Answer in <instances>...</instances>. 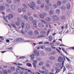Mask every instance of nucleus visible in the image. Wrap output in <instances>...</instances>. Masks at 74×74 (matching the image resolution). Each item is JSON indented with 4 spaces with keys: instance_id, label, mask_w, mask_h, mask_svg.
<instances>
[{
    "instance_id": "680f3d73",
    "label": "nucleus",
    "mask_w": 74,
    "mask_h": 74,
    "mask_svg": "<svg viewBox=\"0 0 74 74\" xmlns=\"http://www.w3.org/2000/svg\"><path fill=\"white\" fill-rule=\"evenodd\" d=\"M6 11L7 12H10V9H7L6 10Z\"/></svg>"
},
{
    "instance_id": "0e129e2a",
    "label": "nucleus",
    "mask_w": 74,
    "mask_h": 74,
    "mask_svg": "<svg viewBox=\"0 0 74 74\" xmlns=\"http://www.w3.org/2000/svg\"><path fill=\"white\" fill-rule=\"evenodd\" d=\"M32 23H36V21L35 20L33 21Z\"/></svg>"
},
{
    "instance_id": "5fc2aeb1",
    "label": "nucleus",
    "mask_w": 74,
    "mask_h": 74,
    "mask_svg": "<svg viewBox=\"0 0 74 74\" xmlns=\"http://www.w3.org/2000/svg\"><path fill=\"white\" fill-rule=\"evenodd\" d=\"M5 5L7 7H9V5L7 3L5 4Z\"/></svg>"
},
{
    "instance_id": "20e7f679",
    "label": "nucleus",
    "mask_w": 74,
    "mask_h": 74,
    "mask_svg": "<svg viewBox=\"0 0 74 74\" xmlns=\"http://www.w3.org/2000/svg\"><path fill=\"white\" fill-rule=\"evenodd\" d=\"M23 40H24V39H22L21 38H18L16 39V41H17V42H20V41Z\"/></svg>"
},
{
    "instance_id": "ddd939ff",
    "label": "nucleus",
    "mask_w": 74,
    "mask_h": 74,
    "mask_svg": "<svg viewBox=\"0 0 74 74\" xmlns=\"http://www.w3.org/2000/svg\"><path fill=\"white\" fill-rule=\"evenodd\" d=\"M45 20H46L47 21H51V19L49 17H46L45 18Z\"/></svg>"
},
{
    "instance_id": "052dcab7",
    "label": "nucleus",
    "mask_w": 74,
    "mask_h": 74,
    "mask_svg": "<svg viewBox=\"0 0 74 74\" xmlns=\"http://www.w3.org/2000/svg\"><path fill=\"white\" fill-rule=\"evenodd\" d=\"M41 21H42V22H43V23H46V22L45 21L43 20H41Z\"/></svg>"
},
{
    "instance_id": "72a5a7b5",
    "label": "nucleus",
    "mask_w": 74,
    "mask_h": 74,
    "mask_svg": "<svg viewBox=\"0 0 74 74\" xmlns=\"http://www.w3.org/2000/svg\"><path fill=\"white\" fill-rule=\"evenodd\" d=\"M24 19H26V20H27V19H28V17H27V16L26 15H25L24 16Z\"/></svg>"
},
{
    "instance_id": "8fccbe9b",
    "label": "nucleus",
    "mask_w": 74,
    "mask_h": 74,
    "mask_svg": "<svg viewBox=\"0 0 74 74\" xmlns=\"http://www.w3.org/2000/svg\"><path fill=\"white\" fill-rule=\"evenodd\" d=\"M45 8L46 9V10H48V9H49V7H48V6H47V5H46L45 7Z\"/></svg>"
},
{
    "instance_id": "338daca9",
    "label": "nucleus",
    "mask_w": 74,
    "mask_h": 74,
    "mask_svg": "<svg viewBox=\"0 0 74 74\" xmlns=\"http://www.w3.org/2000/svg\"><path fill=\"white\" fill-rule=\"evenodd\" d=\"M70 49H73V50H74V47H70Z\"/></svg>"
},
{
    "instance_id": "f257e3e1",
    "label": "nucleus",
    "mask_w": 74,
    "mask_h": 74,
    "mask_svg": "<svg viewBox=\"0 0 74 74\" xmlns=\"http://www.w3.org/2000/svg\"><path fill=\"white\" fill-rule=\"evenodd\" d=\"M32 6H30V5H29L30 7H31V8H32V10H34V9L33 8H34L35 7V3H34L33 2H32L30 4Z\"/></svg>"
},
{
    "instance_id": "58836bf2",
    "label": "nucleus",
    "mask_w": 74,
    "mask_h": 74,
    "mask_svg": "<svg viewBox=\"0 0 74 74\" xmlns=\"http://www.w3.org/2000/svg\"><path fill=\"white\" fill-rule=\"evenodd\" d=\"M11 69L13 71H14V70H15V68L14 67L12 66L11 67Z\"/></svg>"
},
{
    "instance_id": "dca6fc26",
    "label": "nucleus",
    "mask_w": 74,
    "mask_h": 74,
    "mask_svg": "<svg viewBox=\"0 0 74 74\" xmlns=\"http://www.w3.org/2000/svg\"><path fill=\"white\" fill-rule=\"evenodd\" d=\"M52 40V36H50L49 37V41H51Z\"/></svg>"
},
{
    "instance_id": "7c9ffc66",
    "label": "nucleus",
    "mask_w": 74,
    "mask_h": 74,
    "mask_svg": "<svg viewBox=\"0 0 74 74\" xmlns=\"http://www.w3.org/2000/svg\"><path fill=\"white\" fill-rule=\"evenodd\" d=\"M57 4L58 5H60L61 4V2L60 1H58L57 2Z\"/></svg>"
},
{
    "instance_id": "e433bc0d",
    "label": "nucleus",
    "mask_w": 74,
    "mask_h": 74,
    "mask_svg": "<svg viewBox=\"0 0 74 74\" xmlns=\"http://www.w3.org/2000/svg\"><path fill=\"white\" fill-rule=\"evenodd\" d=\"M22 10L24 12H26V9L25 8H23Z\"/></svg>"
},
{
    "instance_id": "864d4df0",
    "label": "nucleus",
    "mask_w": 74,
    "mask_h": 74,
    "mask_svg": "<svg viewBox=\"0 0 74 74\" xmlns=\"http://www.w3.org/2000/svg\"><path fill=\"white\" fill-rule=\"evenodd\" d=\"M44 37V36H38L37 38H40V37Z\"/></svg>"
},
{
    "instance_id": "7ed1b4c3",
    "label": "nucleus",
    "mask_w": 74,
    "mask_h": 74,
    "mask_svg": "<svg viewBox=\"0 0 74 74\" xmlns=\"http://www.w3.org/2000/svg\"><path fill=\"white\" fill-rule=\"evenodd\" d=\"M6 17H8L9 20H10V19H12L14 17V16L11 14H9L8 16H7Z\"/></svg>"
},
{
    "instance_id": "6e6552de",
    "label": "nucleus",
    "mask_w": 74,
    "mask_h": 74,
    "mask_svg": "<svg viewBox=\"0 0 74 74\" xmlns=\"http://www.w3.org/2000/svg\"><path fill=\"white\" fill-rule=\"evenodd\" d=\"M5 9V7L4 6H0V11H3Z\"/></svg>"
},
{
    "instance_id": "aec40b11",
    "label": "nucleus",
    "mask_w": 74,
    "mask_h": 74,
    "mask_svg": "<svg viewBox=\"0 0 74 74\" xmlns=\"http://www.w3.org/2000/svg\"><path fill=\"white\" fill-rule=\"evenodd\" d=\"M49 59H51V60H55V58L53 56H51L49 58Z\"/></svg>"
},
{
    "instance_id": "39448f33",
    "label": "nucleus",
    "mask_w": 74,
    "mask_h": 74,
    "mask_svg": "<svg viewBox=\"0 0 74 74\" xmlns=\"http://www.w3.org/2000/svg\"><path fill=\"white\" fill-rule=\"evenodd\" d=\"M25 28L26 29H30V25L29 24H26L25 25Z\"/></svg>"
},
{
    "instance_id": "f8f14e48",
    "label": "nucleus",
    "mask_w": 74,
    "mask_h": 74,
    "mask_svg": "<svg viewBox=\"0 0 74 74\" xmlns=\"http://www.w3.org/2000/svg\"><path fill=\"white\" fill-rule=\"evenodd\" d=\"M71 7V5H70V3H68L66 5V7L67 9L69 10L70 8V7Z\"/></svg>"
},
{
    "instance_id": "de8ad7c7",
    "label": "nucleus",
    "mask_w": 74,
    "mask_h": 74,
    "mask_svg": "<svg viewBox=\"0 0 74 74\" xmlns=\"http://www.w3.org/2000/svg\"><path fill=\"white\" fill-rule=\"evenodd\" d=\"M62 9L63 10H65L66 9V8L64 6H62L61 7Z\"/></svg>"
},
{
    "instance_id": "a878e982",
    "label": "nucleus",
    "mask_w": 74,
    "mask_h": 74,
    "mask_svg": "<svg viewBox=\"0 0 74 74\" xmlns=\"http://www.w3.org/2000/svg\"><path fill=\"white\" fill-rule=\"evenodd\" d=\"M40 16L41 18H42V19L44 18V15L42 14H40Z\"/></svg>"
},
{
    "instance_id": "a211bd4d",
    "label": "nucleus",
    "mask_w": 74,
    "mask_h": 74,
    "mask_svg": "<svg viewBox=\"0 0 74 74\" xmlns=\"http://www.w3.org/2000/svg\"><path fill=\"white\" fill-rule=\"evenodd\" d=\"M35 55V54H32L30 55V56L32 58V59H33L34 58V56Z\"/></svg>"
},
{
    "instance_id": "4be33fe9",
    "label": "nucleus",
    "mask_w": 74,
    "mask_h": 74,
    "mask_svg": "<svg viewBox=\"0 0 74 74\" xmlns=\"http://www.w3.org/2000/svg\"><path fill=\"white\" fill-rule=\"evenodd\" d=\"M3 72L4 74H7V71L6 70H3Z\"/></svg>"
},
{
    "instance_id": "393cba45",
    "label": "nucleus",
    "mask_w": 74,
    "mask_h": 74,
    "mask_svg": "<svg viewBox=\"0 0 74 74\" xmlns=\"http://www.w3.org/2000/svg\"><path fill=\"white\" fill-rule=\"evenodd\" d=\"M11 25L13 26V27H14L15 28H16V25H15V24L14 23H12L11 24Z\"/></svg>"
},
{
    "instance_id": "cd10ccee",
    "label": "nucleus",
    "mask_w": 74,
    "mask_h": 74,
    "mask_svg": "<svg viewBox=\"0 0 74 74\" xmlns=\"http://www.w3.org/2000/svg\"><path fill=\"white\" fill-rule=\"evenodd\" d=\"M21 26L22 27V29L24 27V26H25V23H21Z\"/></svg>"
},
{
    "instance_id": "a18cd8bd",
    "label": "nucleus",
    "mask_w": 74,
    "mask_h": 74,
    "mask_svg": "<svg viewBox=\"0 0 74 74\" xmlns=\"http://www.w3.org/2000/svg\"><path fill=\"white\" fill-rule=\"evenodd\" d=\"M35 34H38V31H37V30H36V31H35Z\"/></svg>"
},
{
    "instance_id": "5701e85b",
    "label": "nucleus",
    "mask_w": 74,
    "mask_h": 74,
    "mask_svg": "<svg viewBox=\"0 0 74 74\" xmlns=\"http://www.w3.org/2000/svg\"><path fill=\"white\" fill-rule=\"evenodd\" d=\"M6 2L8 3H9V4H10V3H12L11 0H7Z\"/></svg>"
},
{
    "instance_id": "774afa93",
    "label": "nucleus",
    "mask_w": 74,
    "mask_h": 74,
    "mask_svg": "<svg viewBox=\"0 0 74 74\" xmlns=\"http://www.w3.org/2000/svg\"><path fill=\"white\" fill-rule=\"evenodd\" d=\"M0 38L1 40H4V38L2 36H0Z\"/></svg>"
},
{
    "instance_id": "c03bdc74",
    "label": "nucleus",
    "mask_w": 74,
    "mask_h": 74,
    "mask_svg": "<svg viewBox=\"0 0 74 74\" xmlns=\"http://www.w3.org/2000/svg\"><path fill=\"white\" fill-rule=\"evenodd\" d=\"M45 1L47 3H49V0H45Z\"/></svg>"
},
{
    "instance_id": "c85d7f7f",
    "label": "nucleus",
    "mask_w": 74,
    "mask_h": 74,
    "mask_svg": "<svg viewBox=\"0 0 74 74\" xmlns=\"http://www.w3.org/2000/svg\"><path fill=\"white\" fill-rule=\"evenodd\" d=\"M53 13V11L52 10H50L49 12V14H52Z\"/></svg>"
},
{
    "instance_id": "9d476101",
    "label": "nucleus",
    "mask_w": 74,
    "mask_h": 74,
    "mask_svg": "<svg viewBox=\"0 0 74 74\" xmlns=\"http://www.w3.org/2000/svg\"><path fill=\"white\" fill-rule=\"evenodd\" d=\"M28 34L29 35L32 36L33 35V32L32 31L30 30L28 31Z\"/></svg>"
},
{
    "instance_id": "49530a36",
    "label": "nucleus",
    "mask_w": 74,
    "mask_h": 74,
    "mask_svg": "<svg viewBox=\"0 0 74 74\" xmlns=\"http://www.w3.org/2000/svg\"><path fill=\"white\" fill-rule=\"evenodd\" d=\"M50 31H51V29H49V30H48L47 31V35H48L49 34V32H50Z\"/></svg>"
},
{
    "instance_id": "09e8293b",
    "label": "nucleus",
    "mask_w": 74,
    "mask_h": 74,
    "mask_svg": "<svg viewBox=\"0 0 74 74\" xmlns=\"http://www.w3.org/2000/svg\"><path fill=\"white\" fill-rule=\"evenodd\" d=\"M43 7H44V3H43L42 4L41 6V8H43Z\"/></svg>"
},
{
    "instance_id": "473e14b6",
    "label": "nucleus",
    "mask_w": 74,
    "mask_h": 74,
    "mask_svg": "<svg viewBox=\"0 0 74 74\" xmlns=\"http://www.w3.org/2000/svg\"><path fill=\"white\" fill-rule=\"evenodd\" d=\"M20 24V23H19V22H16V25L17 26H19Z\"/></svg>"
},
{
    "instance_id": "bf43d9fd",
    "label": "nucleus",
    "mask_w": 74,
    "mask_h": 74,
    "mask_svg": "<svg viewBox=\"0 0 74 74\" xmlns=\"http://www.w3.org/2000/svg\"><path fill=\"white\" fill-rule=\"evenodd\" d=\"M53 7L55 8H57V5L54 4L53 5Z\"/></svg>"
},
{
    "instance_id": "c756f323",
    "label": "nucleus",
    "mask_w": 74,
    "mask_h": 74,
    "mask_svg": "<svg viewBox=\"0 0 74 74\" xmlns=\"http://www.w3.org/2000/svg\"><path fill=\"white\" fill-rule=\"evenodd\" d=\"M39 72H40L41 73H42L43 74H45V71H41V70H39Z\"/></svg>"
},
{
    "instance_id": "f03ea898",
    "label": "nucleus",
    "mask_w": 74,
    "mask_h": 74,
    "mask_svg": "<svg viewBox=\"0 0 74 74\" xmlns=\"http://www.w3.org/2000/svg\"><path fill=\"white\" fill-rule=\"evenodd\" d=\"M34 53H35L36 56H39L40 54L39 53V52L37 51V49H35L34 51Z\"/></svg>"
},
{
    "instance_id": "69168bd1",
    "label": "nucleus",
    "mask_w": 74,
    "mask_h": 74,
    "mask_svg": "<svg viewBox=\"0 0 74 74\" xmlns=\"http://www.w3.org/2000/svg\"><path fill=\"white\" fill-rule=\"evenodd\" d=\"M17 20L18 22H19L20 21V20H21V18H18Z\"/></svg>"
},
{
    "instance_id": "412c9836",
    "label": "nucleus",
    "mask_w": 74,
    "mask_h": 74,
    "mask_svg": "<svg viewBox=\"0 0 74 74\" xmlns=\"http://www.w3.org/2000/svg\"><path fill=\"white\" fill-rule=\"evenodd\" d=\"M21 71V70L19 69H16V72L18 73H20Z\"/></svg>"
},
{
    "instance_id": "9b49d317",
    "label": "nucleus",
    "mask_w": 74,
    "mask_h": 74,
    "mask_svg": "<svg viewBox=\"0 0 74 74\" xmlns=\"http://www.w3.org/2000/svg\"><path fill=\"white\" fill-rule=\"evenodd\" d=\"M38 26H39V27H43L44 26V25L42 23H39L38 24Z\"/></svg>"
},
{
    "instance_id": "37998d69",
    "label": "nucleus",
    "mask_w": 74,
    "mask_h": 74,
    "mask_svg": "<svg viewBox=\"0 0 74 74\" xmlns=\"http://www.w3.org/2000/svg\"><path fill=\"white\" fill-rule=\"evenodd\" d=\"M29 19L30 21H32V20H33V18L32 17H29Z\"/></svg>"
},
{
    "instance_id": "4468645a",
    "label": "nucleus",
    "mask_w": 74,
    "mask_h": 74,
    "mask_svg": "<svg viewBox=\"0 0 74 74\" xmlns=\"http://www.w3.org/2000/svg\"><path fill=\"white\" fill-rule=\"evenodd\" d=\"M11 8L12 10H14L15 9V6L14 5H12L11 6Z\"/></svg>"
},
{
    "instance_id": "0eeeda50",
    "label": "nucleus",
    "mask_w": 74,
    "mask_h": 74,
    "mask_svg": "<svg viewBox=\"0 0 74 74\" xmlns=\"http://www.w3.org/2000/svg\"><path fill=\"white\" fill-rule=\"evenodd\" d=\"M63 59V57H62L60 56L58 58V60L59 62H62Z\"/></svg>"
},
{
    "instance_id": "b1692460",
    "label": "nucleus",
    "mask_w": 74,
    "mask_h": 74,
    "mask_svg": "<svg viewBox=\"0 0 74 74\" xmlns=\"http://www.w3.org/2000/svg\"><path fill=\"white\" fill-rule=\"evenodd\" d=\"M37 3L38 4H41V2L40 1L38 0L37 1Z\"/></svg>"
},
{
    "instance_id": "bb28decb",
    "label": "nucleus",
    "mask_w": 74,
    "mask_h": 74,
    "mask_svg": "<svg viewBox=\"0 0 74 74\" xmlns=\"http://www.w3.org/2000/svg\"><path fill=\"white\" fill-rule=\"evenodd\" d=\"M43 63H43V62H39V66H42V65L43 64Z\"/></svg>"
},
{
    "instance_id": "e2e57ef3",
    "label": "nucleus",
    "mask_w": 74,
    "mask_h": 74,
    "mask_svg": "<svg viewBox=\"0 0 74 74\" xmlns=\"http://www.w3.org/2000/svg\"><path fill=\"white\" fill-rule=\"evenodd\" d=\"M45 44H49V42H45Z\"/></svg>"
},
{
    "instance_id": "2f4dec72",
    "label": "nucleus",
    "mask_w": 74,
    "mask_h": 74,
    "mask_svg": "<svg viewBox=\"0 0 74 74\" xmlns=\"http://www.w3.org/2000/svg\"><path fill=\"white\" fill-rule=\"evenodd\" d=\"M56 12L57 14H59L60 13V10L59 9H57L56 10Z\"/></svg>"
},
{
    "instance_id": "1a4fd4ad",
    "label": "nucleus",
    "mask_w": 74,
    "mask_h": 74,
    "mask_svg": "<svg viewBox=\"0 0 74 74\" xmlns=\"http://www.w3.org/2000/svg\"><path fill=\"white\" fill-rule=\"evenodd\" d=\"M37 63V61L35 60L33 63V66L34 68H36V64Z\"/></svg>"
},
{
    "instance_id": "4c0bfd02",
    "label": "nucleus",
    "mask_w": 74,
    "mask_h": 74,
    "mask_svg": "<svg viewBox=\"0 0 74 74\" xmlns=\"http://www.w3.org/2000/svg\"><path fill=\"white\" fill-rule=\"evenodd\" d=\"M18 12H19V13H21V12H22V10H21V9L20 8L18 9Z\"/></svg>"
},
{
    "instance_id": "603ef678",
    "label": "nucleus",
    "mask_w": 74,
    "mask_h": 74,
    "mask_svg": "<svg viewBox=\"0 0 74 74\" xmlns=\"http://www.w3.org/2000/svg\"><path fill=\"white\" fill-rule=\"evenodd\" d=\"M8 73H11V70L10 69H8Z\"/></svg>"
},
{
    "instance_id": "c9c22d12",
    "label": "nucleus",
    "mask_w": 74,
    "mask_h": 74,
    "mask_svg": "<svg viewBox=\"0 0 74 74\" xmlns=\"http://www.w3.org/2000/svg\"><path fill=\"white\" fill-rule=\"evenodd\" d=\"M61 19H64V20H65L66 18H65V16H63L61 17Z\"/></svg>"
},
{
    "instance_id": "ea45409f",
    "label": "nucleus",
    "mask_w": 74,
    "mask_h": 74,
    "mask_svg": "<svg viewBox=\"0 0 74 74\" xmlns=\"http://www.w3.org/2000/svg\"><path fill=\"white\" fill-rule=\"evenodd\" d=\"M23 34H25L26 33H27V31H25V32H23V30H22V31L21 32Z\"/></svg>"
},
{
    "instance_id": "79ce46f5",
    "label": "nucleus",
    "mask_w": 74,
    "mask_h": 74,
    "mask_svg": "<svg viewBox=\"0 0 74 74\" xmlns=\"http://www.w3.org/2000/svg\"><path fill=\"white\" fill-rule=\"evenodd\" d=\"M33 26L34 27H37V25L36 24H34L33 25Z\"/></svg>"
},
{
    "instance_id": "3c124183",
    "label": "nucleus",
    "mask_w": 74,
    "mask_h": 74,
    "mask_svg": "<svg viewBox=\"0 0 74 74\" xmlns=\"http://www.w3.org/2000/svg\"><path fill=\"white\" fill-rule=\"evenodd\" d=\"M65 58H66V59H67V60H68V61H69V62H70V59H69V58H68L66 57H65Z\"/></svg>"
},
{
    "instance_id": "f3484780",
    "label": "nucleus",
    "mask_w": 74,
    "mask_h": 74,
    "mask_svg": "<svg viewBox=\"0 0 74 74\" xmlns=\"http://www.w3.org/2000/svg\"><path fill=\"white\" fill-rule=\"evenodd\" d=\"M46 50L48 51V52H49L50 51H51V49L49 48H47L45 49Z\"/></svg>"
},
{
    "instance_id": "f704fd0d",
    "label": "nucleus",
    "mask_w": 74,
    "mask_h": 74,
    "mask_svg": "<svg viewBox=\"0 0 74 74\" xmlns=\"http://www.w3.org/2000/svg\"><path fill=\"white\" fill-rule=\"evenodd\" d=\"M60 71V69H57V71L55 73L57 74V73H58V72H59V71Z\"/></svg>"
},
{
    "instance_id": "6e6d98bb",
    "label": "nucleus",
    "mask_w": 74,
    "mask_h": 74,
    "mask_svg": "<svg viewBox=\"0 0 74 74\" xmlns=\"http://www.w3.org/2000/svg\"><path fill=\"white\" fill-rule=\"evenodd\" d=\"M41 49H44V48H45V46H43L41 47Z\"/></svg>"
},
{
    "instance_id": "6ab92c4d",
    "label": "nucleus",
    "mask_w": 74,
    "mask_h": 74,
    "mask_svg": "<svg viewBox=\"0 0 74 74\" xmlns=\"http://www.w3.org/2000/svg\"><path fill=\"white\" fill-rule=\"evenodd\" d=\"M3 19H4V20H5V21H6V22H7V23H8V21H7V18L5 17L4 16H3Z\"/></svg>"
},
{
    "instance_id": "a19ab883",
    "label": "nucleus",
    "mask_w": 74,
    "mask_h": 74,
    "mask_svg": "<svg viewBox=\"0 0 74 74\" xmlns=\"http://www.w3.org/2000/svg\"><path fill=\"white\" fill-rule=\"evenodd\" d=\"M27 66H29V67H32V64H31L27 63Z\"/></svg>"
},
{
    "instance_id": "13d9d810",
    "label": "nucleus",
    "mask_w": 74,
    "mask_h": 74,
    "mask_svg": "<svg viewBox=\"0 0 74 74\" xmlns=\"http://www.w3.org/2000/svg\"><path fill=\"white\" fill-rule=\"evenodd\" d=\"M65 70H66V67H64V68H63V72H64V71H65Z\"/></svg>"
},
{
    "instance_id": "2eb2a0df",
    "label": "nucleus",
    "mask_w": 74,
    "mask_h": 74,
    "mask_svg": "<svg viewBox=\"0 0 74 74\" xmlns=\"http://www.w3.org/2000/svg\"><path fill=\"white\" fill-rule=\"evenodd\" d=\"M40 33L41 34H42V35H45L46 33L45 31H42L40 32Z\"/></svg>"
},
{
    "instance_id": "4d7b16f0",
    "label": "nucleus",
    "mask_w": 74,
    "mask_h": 74,
    "mask_svg": "<svg viewBox=\"0 0 74 74\" xmlns=\"http://www.w3.org/2000/svg\"><path fill=\"white\" fill-rule=\"evenodd\" d=\"M23 6L25 7V8H27V6H26V5L25 4H23Z\"/></svg>"
},
{
    "instance_id": "423d86ee",
    "label": "nucleus",
    "mask_w": 74,
    "mask_h": 74,
    "mask_svg": "<svg viewBox=\"0 0 74 74\" xmlns=\"http://www.w3.org/2000/svg\"><path fill=\"white\" fill-rule=\"evenodd\" d=\"M52 18L53 21H57L59 19V18L56 16H52Z\"/></svg>"
}]
</instances>
